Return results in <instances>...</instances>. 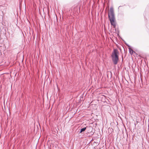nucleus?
I'll return each instance as SVG.
<instances>
[{
	"instance_id": "1",
	"label": "nucleus",
	"mask_w": 149,
	"mask_h": 149,
	"mask_svg": "<svg viewBox=\"0 0 149 149\" xmlns=\"http://www.w3.org/2000/svg\"><path fill=\"white\" fill-rule=\"evenodd\" d=\"M109 18L110 19L111 24L114 27L116 26V19L114 16L113 9L111 8L108 12Z\"/></svg>"
},
{
	"instance_id": "2",
	"label": "nucleus",
	"mask_w": 149,
	"mask_h": 149,
	"mask_svg": "<svg viewBox=\"0 0 149 149\" xmlns=\"http://www.w3.org/2000/svg\"><path fill=\"white\" fill-rule=\"evenodd\" d=\"M119 52L118 50L114 49L111 54L112 60L114 64L116 65L117 63L119 60L118 56Z\"/></svg>"
},
{
	"instance_id": "3",
	"label": "nucleus",
	"mask_w": 149,
	"mask_h": 149,
	"mask_svg": "<svg viewBox=\"0 0 149 149\" xmlns=\"http://www.w3.org/2000/svg\"><path fill=\"white\" fill-rule=\"evenodd\" d=\"M88 130V132L89 133H91L92 131L93 128L91 127H86Z\"/></svg>"
},
{
	"instance_id": "4",
	"label": "nucleus",
	"mask_w": 149,
	"mask_h": 149,
	"mask_svg": "<svg viewBox=\"0 0 149 149\" xmlns=\"http://www.w3.org/2000/svg\"><path fill=\"white\" fill-rule=\"evenodd\" d=\"M129 51L131 54H132L135 52L131 48H129Z\"/></svg>"
},
{
	"instance_id": "5",
	"label": "nucleus",
	"mask_w": 149,
	"mask_h": 149,
	"mask_svg": "<svg viewBox=\"0 0 149 149\" xmlns=\"http://www.w3.org/2000/svg\"><path fill=\"white\" fill-rule=\"evenodd\" d=\"M86 129V127L83 128L81 129L80 131V133H81L82 132L84 131Z\"/></svg>"
}]
</instances>
